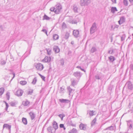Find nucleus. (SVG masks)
I'll return each instance as SVG.
<instances>
[{"label":"nucleus","mask_w":133,"mask_h":133,"mask_svg":"<svg viewBox=\"0 0 133 133\" xmlns=\"http://www.w3.org/2000/svg\"><path fill=\"white\" fill-rule=\"evenodd\" d=\"M72 9L75 13L78 12L79 9L76 5H74L72 6Z\"/></svg>","instance_id":"ddd939ff"},{"label":"nucleus","mask_w":133,"mask_h":133,"mask_svg":"<svg viewBox=\"0 0 133 133\" xmlns=\"http://www.w3.org/2000/svg\"><path fill=\"white\" fill-rule=\"evenodd\" d=\"M125 36L124 35H123L121 37V40L122 41H124L125 39Z\"/></svg>","instance_id":"79ce46f5"},{"label":"nucleus","mask_w":133,"mask_h":133,"mask_svg":"<svg viewBox=\"0 0 133 133\" xmlns=\"http://www.w3.org/2000/svg\"><path fill=\"white\" fill-rule=\"evenodd\" d=\"M37 81V78L36 77H35L33 79L32 81V82L31 83L32 84H33V85H35L36 84Z\"/></svg>","instance_id":"58836bf2"},{"label":"nucleus","mask_w":133,"mask_h":133,"mask_svg":"<svg viewBox=\"0 0 133 133\" xmlns=\"http://www.w3.org/2000/svg\"><path fill=\"white\" fill-rule=\"evenodd\" d=\"M69 35L70 33L68 32H66L65 34L64 38L66 39H68L69 36Z\"/></svg>","instance_id":"b1692460"},{"label":"nucleus","mask_w":133,"mask_h":133,"mask_svg":"<svg viewBox=\"0 0 133 133\" xmlns=\"http://www.w3.org/2000/svg\"><path fill=\"white\" fill-rule=\"evenodd\" d=\"M112 1L115 3H116V0H111Z\"/></svg>","instance_id":"13d9d810"},{"label":"nucleus","mask_w":133,"mask_h":133,"mask_svg":"<svg viewBox=\"0 0 133 133\" xmlns=\"http://www.w3.org/2000/svg\"><path fill=\"white\" fill-rule=\"evenodd\" d=\"M58 116L62 121L63 120V118L65 116V115L64 114H60Z\"/></svg>","instance_id":"4c0bfd02"},{"label":"nucleus","mask_w":133,"mask_h":133,"mask_svg":"<svg viewBox=\"0 0 133 133\" xmlns=\"http://www.w3.org/2000/svg\"><path fill=\"white\" fill-rule=\"evenodd\" d=\"M35 66L37 70L40 71L42 70L43 68V65L41 63H38L35 65Z\"/></svg>","instance_id":"20e7f679"},{"label":"nucleus","mask_w":133,"mask_h":133,"mask_svg":"<svg viewBox=\"0 0 133 133\" xmlns=\"http://www.w3.org/2000/svg\"><path fill=\"white\" fill-rule=\"evenodd\" d=\"M29 114L31 120H32L34 119L35 117V114L33 112H30L29 113Z\"/></svg>","instance_id":"aec40b11"},{"label":"nucleus","mask_w":133,"mask_h":133,"mask_svg":"<svg viewBox=\"0 0 133 133\" xmlns=\"http://www.w3.org/2000/svg\"><path fill=\"white\" fill-rule=\"evenodd\" d=\"M96 50L97 49L96 48L94 47H93L92 48L91 50V53H94L96 52Z\"/></svg>","instance_id":"c9c22d12"},{"label":"nucleus","mask_w":133,"mask_h":133,"mask_svg":"<svg viewBox=\"0 0 133 133\" xmlns=\"http://www.w3.org/2000/svg\"><path fill=\"white\" fill-rule=\"evenodd\" d=\"M55 12L56 14H59L62 9L61 5L60 4H57L55 6Z\"/></svg>","instance_id":"f03ea898"},{"label":"nucleus","mask_w":133,"mask_h":133,"mask_svg":"<svg viewBox=\"0 0 133 133\" xmlns=\"http://www.w3.org/2000/svg\"><path fill=\"white\" fill-rule=\"evenodd\" d=\"M53 50L56 53L59 52L60 51V49L57 46H55L53 47Z\"/></svg>","instance_id":"dca6fc26"},{"label":"nucleus","mask_w":133,"mask_h":133,"mask_svg":"<svg viewBox=\"0 0 133 133\" xmlns=\"http://www.w3.org/2000/svg\"><path fill=\"white\" fill-rule=\"evenodd\" d=\"M125 85L126 86L127 88L130 90H132L133 88L132 84L130 81L127 82Z\"/></svg>","instance_id":"423d86ee"},{"label":"nucleus","mask_w":133,"mask_h":133,"mask_svg":"<svg viewBox=\"0 0 133 133\" xmlns=\"http://www.w3.org/2000/svg\"><path fill=\"white\" fill-rule=\"evenodd\" d=\"M73 35L76 38L79 36V31L78 30H75L73 31Z\"/></svg>","instance_id":"1a4fd4ad"},{"label":"nucleus","mask_w":133,"mask_h":133,"mask_svg":"<svg viewBox=\"0 0 133 133\" xmlns=\"http://www.w3.org/2000/svg\"><path fill=\"white\" fill-rule=\"evenodd\" d=\"M77 130L75 128H73L72 130L69 131V133H77Z\"/></svg>","instance_id":"5701e85b"},{"label":"nucleus","mask_w":133,"mask_h":133,"mask_svg":"<svg viewBox=\"0 0 133 133\" xmlns=\"http://www.w3.org/2000/svg\"><path fill=\"white\" fill-rule=\"evenodd\" d=\"M42 31L44 32L46 34H47V31L45 29H43L42 30Z\"/></svg>","instance_id":"864d4df0"},{"label":"nucleus","mask_w":133,"mask_h":133,"mask_svg":"<svg viewBox=\"0 0 133 133\" xmlns=\"http://www.w3.org/2000/svg\"><path fill=\"white\" fill-rule=\"evenodd\" d=\"M22 121L24 124L26 125L27 124V121L26 118L23 117L22 118Z\"/></svg>","instance_id":"393cba45"},{"label":"nucleus","mask_w":133,"mask_h":133,"mask_svg":"<svg viewBox=\"0 0 133 133\" xmlns=\"http://www.w3.org/2000/svg\"><path fill=\"white\" fill-rule=\"evenodd\" d=\"M32 93V91H29L28 92V94H31Z\"/></svg>","instance_id":"680f3d73"},{"label":"nucleus","mask_w":133,"mask_h":133,"mask_svg":"<svg viewBox=\"0 0 133 133\" xmlns=\"http://www.w3.org/2000/svg\"><path fill=\"white\" fill-rule=\"evenodd\" d=\"M55 7H52L50 9V10L51 11H55Z\"/></svg>","instance_id":"37998d69"},{"label":"nucleus","mask_w":133,"mask_h":133,"mask_svg":"<svg viewBox=\"0 0 133 133\" xmlns=\"http://www.w3.org/2000/svg\"><path fill=\"white\" fill-rule=\"evenodd\" d=\"M109 59L111 62H113L115 59V58L112 56H111L109 57Z\"/></svg>","instance_id":"7c9ffc66"},{"label":"nucleus","mask_w":133,"mask_h":133,"mask_svg":"<svg viewBox=\"0 0 133 133\" xmlns=\"http://www.w3.org/2000/svg\"><path fill=\"white\" fill-rule=\"evenodd\" d=\"M50 18L48 16L46 15L45 14L43 17V20H49L50 19Z\"/></svg>","instance_id":"c85d7f7f"},{"label":"nucleus","mask_w":133,"mask_h":133,"mask_svg":"<svg viewBox=\"0 0 133 133\" xmlns=\"http://www.w3.org/2000/svg\"><path fill=\"white\" fill-rule=\"evenodd\" d=\"M123 3L125 6H127L128 4V0H124Z\"/></svg>","instance_id":"e433bc0d"},{"label":"nucleus","mask_w":133,"mask_h":133,"mask_svg":"<svg viewBox=\"0 0 133 133\" xmlns=\"http://www.w3.org/2000/svg\"><path fill=\"white\" fill-rule=\"evenodd\" d=\"M53 38L55 40H56L59 38L58 36L56 34H55L53 35Z\"/></svg>","instance_id":"473e14b6"},{"label":"nucleus","mask_w":133,"mask_h":133,"mask_svg":"<svg viewBox=\"0 0 133 133\" xmlns=\"http://www.w3.org/2000/svg\"><path fill=\"white\" fill-rule=\"evenodd\" d=\"M23 92V91L22 89H19L17 91L15 94L18 96H22Z\"/></svg>","instance_id":"0eeeda50"},{"label":"nucleus","mask_w":133,"mask_h":133,"mask_svg":"<svg viewBox=\"0 0 133 133\" xmlns=\"http://www.w3.org/2000/svg\"><path fill=\"white\" fill-rule=\"evenodd\" d=\"M61 64L62 65H63L64 64V61L63 59H62L60 61Z\"/></svg>","instance_id":"49530a36"},{"label":"nucleus","mask_w":133,"mask_h":133,"mask_svg":"<svg viewBox=\"0 0 133 133\" xmlns=\"http://www.w3.org/2000/svg\"><path fill=\"white\" fill-rule=\"evenodd\" d=\"M87 125L82 123H81L79 126V128L81 130H85L87 129Z\"/></svg>","instance_id":"f8f14e48"},{"label":"nucleus","mask_w":133,"mask_h":133,"mask_svg":"<svg viewBox=\"0 0 133 133\" xmlns=\"http://www.w3.org/2000/svg\"><path fill=\"white\" fill-rule=\"evenodd\" d=\"M63 128L64 130H65L66 129L65 128V127H63Z\"/></svg>","instance_id":"774afa93"},{"label":"nucleus","mask_w":133,"mask_h":133,"mask_svg":"<svg viewBox=\"0 0 133 133\" xmlns=\"http://www.w3.org/2000/svg\"><path fill=\"white\" fill-rule=\"evenodd\" d=\"M95 77L96 79H100L99 76L98 75L95 76Z\"/></svg>","instance_id":"3c124183"},{"label":"nucleus","mask_w":133,"mask_h":133,"mask_svg":"<svg viewBox=\"0 0 133 133\" xmlns=\"http://www.w3.org/2000/svg\"><path fill=\"white\" fill-rule=\"evenodd\" d=\"M113 52V50L112 49L111 50H109L108 51V53L109 54H112Z\"/></svg>","instance_id":"09e8293b"},{"label":"nucleus","mask_w":133,"mask_h":133,"mask_svg":"<svg viewBox=\"0 0 133 133\" xmlns=\"http://www.w3.org/2000/svg\"><path fill=\"white\" fill-rule=\"evenodd\" d=\"M125 18L124 17H122L120 18V20L118 21L119 24H121L125 21Z\"/></svg>","instance_id":"a211bd4d"},{"label":"nucleus","mask_w":133,"mask_h":133,"mask_svg":"<svg viewBox=\"0 0 133 133\" xmlns=\"http://www.w3.org/2000/svg\"><path fill=\"white\" fill-rule=\"evenodd\" d=\"M13 77L12 78H14L15 77V74L14 73H13Z\"/></svg>","instance_id":"0e129e2a"},{"label":"nucleus","mask_w":133,"mask_h":133,"mask_svg":"<svg viewBox=\"0 0 133 133\" xmlns=\"http://www.w3.org/2000/svg\"><path fill=\"white\" fill-rule=\"evenodd\" d=\"M117 11V10L116 7H112L111 9V12L113 14L115 13L116 11Z\"/></svg>","instance_id":"412c9836"},{"label":"nucleus","mask_w":133,"mask_h":133,"mask_svg":"<svg viewBox=\"0 0 133 133\" xmlns=\"http://www.w3.org/2000/svg\"><path fill=\"white\" fill-rule=\"evenodd\" d=\"M71 44L72 45L74 44V42L73 41H72L71 42Z\"/></svg>","instance_id":"e2e57ef3"},{"label":"nucleus","mask_w":133,"mask_h":133,"mask_svg":"<svg viewBox=\"0 0 133 133\" xmlns=\"http://www.w3.org/2000/svg\"><path fill=\"white\" fill-rule=\"evenodd\" d=\"M27 82L25 81H21L20 82V84L22 85H24L27 84Z\"/></svg>","instance_id":"bb28decb"},{"label":"nucleus","mask_w":133,"mask_h":133,"mask_svg":"<svg viewBox=\"0 0 133 133\" xmlns=\"http://www.w3.org/2000/svg\"><path fill=\"white\" fill-rule=\"evenodd\" d=\"M4 91V89L3 88H0V96H1L3 93Z\"/></svg>","instance_id":"c756f323"},{"label":"nucleus","mask_w":133,"mask_h":133,"mask_svg":"<svg viewBox=\"0 0 133 133\" xmlns=\"http://www.w3.org/2000/svg\"><path fill=\"white\" fill-rule=\"evenodd\" d=\"M94 112L93 110L89 111L88 112V113L89 114L90 116H92L94 115Z\"/></svg>","instance_id":"f704fd0d"},{"label":"nucleus","mask_w":133,"mask_h":133,"mask_svg":"<svg viewBox=\"0 0 133 133\" xmlns=\"http://www.w3.org/2000/svg\"><path fill=\"white\" fill-rule=\"evenodd\" d=\"M0 28L3 31L4 30V29H3V27L2 26H0Z\"/></svg>","instance_id":"052dcab7"},{"label":"nucleus","mask_w":133,"mask_h":133,"mask_svg":"<svg viewBox=\"0 0 133 133\" xmlns=\"http://www.w3.org/2000/svg\"><path fill=\"white\" fill-rule=\"evenodd\" d=\"M73 75L77 79V80H79L82 74L79 72L76 71L74 72Z\"/></svg>","instance_id":"39448f33"},{"label":"nucleus","mask_w":133,"mask_h":133,"mask_svg":"<svg viewBox=\"0 0 133 133\" xmlns=\"http://www.w3.org/2000/svg\"><path fill=\"white\" fill-rule=\"evenodd\" d=\"M114 127L113 126H111L110 127H108L106 129V130H107L109 129L110 130H114Z\"/></svg>","instance_id":"ea45409f"},{"label":"nucleus","mask_w":133,"mask_h":133,"mask_svg":"<svg viewBox=\"0 0 133 133\" xmlns=\"http://www.w3.org/2000/svg\"><path fill=\"white\" fill-rule=\"evenodd\" d=\"M51 58L50 57L46 56L42 60V61L44 62H49L51 61Z\"/></svg>","instance_id":"9b49d317"},{"label":"nucleus","mask_w":133,"mask_h":133,"mask_svg":"<svg viewBox=\"0 0 133 133\" xmlns=\"http://www.w3.org/2000/svg\"><path fill=\"white\" fill-rule=\"evenodd\" d=\"M59 127L61 128H63L64 127V125L63 124H60L59 125Z\"/></svg>","instance_id":"603ef678"},{"label":"nucleus","mask_w":133,"mask_h":133,"mask_svg":"<svg viewBox=\"0 0 133 133\" xmlns=\"http://www.w3.org/2000/svg\"><path fill=\"white\" fill-rule=\"evenodd\" d=\"M41 78H42L43 81H45V77L44 76H43L42 75L41 76Z\"/></svg>","instance_id":"5fc2aeb1"},{"label":"nucleus","mask_w":133,"mask_h":133,"mask_svg":"<svg viewBox=\"0 0 133 133\" xmlns=\"http://www.w3.org/2000/svg\"><path fill=\"white\" fill-rule=\"evenodd\" d=\"M77 68H78V69H81V70H82V71H84V72H85V70H84V69H82L81 68V67L80 66H77L76 67Z\"/></svg>","instance_id":"a18cd8bd"},{"label":"nucleus","mask_w":133,"mask_h":133,"mask_svg":"<svg viewBox=\"0 0 133 133\" xmlns=\"http://www.w3.org/2000/svg\"><path fill=\"white\" fill-rule=\"evenodd\" d=\"M38 75H39L41 77V76H42V75H41L40 74H38Z\"/></svg>","instance_id":"338daca9"},{"label":"nucleus","mask_w":133,"mask_h":133,"mask_svg":"<svg viewBox=\"0 0 133 133\" xmlns=\"http://www.w3.org/2000/svg\"><path fill=\"white\" fill-rule=\"evenodd\" d=\"M5 128L9 130H10L11 128V126L7 124H4L3 125V128Z\"/></svg>","instance_id":"4be33fe9"},{"label":"nucleus","mask_w":133,"mask_h":133,"mask_svg":"<svg viewBox=\"0 0 133 133\" xmlns=\"http://www.w3.org/2000/svg\"><path fill=\"white\" fill-rule=\"evenodd\" d=\"M0 64L2 65H4L6 63V62L4 60H1L0 61Z\"/></svg>","instance_id":"a19ab883"},{"label":"nucleus","mask_w":133,"mask_h":133,"mask_svg":"<svg viewBox=\"0 0 133 133\" xmlns=\"http://www.w3.org/2000/svg\"><path fill=\"white\" fill-rule=\"evenodd\" d=\"M127 122L128 126L129 127V129H131L132 128V121H131L130 120L127 121Z\"/></svg>","instance_id":"6ab92c4d"},{"label":"nucleus","mask_w":133,"mask_h":133,"mask_svg":"<svg viewBox=\"0 0 133 133\" xmlns=\"http://www.w3.org/2000/svg\"><path fill=\"white\" fill-rule=\"evenodd\" d=\"M62 27L63 28H65L66 27V24L64 22H63L62 23Z\"/></svg>","instance_id":"de8ad7c7"},{"label":"nucleus","mask_w":133,"mask_h":133,"mask_svg":"<svg viewBox=\"0 0 133 133\" xmlns=\"http://www.w3.org/2000/svg\"><path fill=\"white\" fill-rule=\"evenodd\" d=\"M130 2H133V0H129Z\"/></svg>","instance_id":"69168bd1"},{"label":"nucleus","mask_w":133,"mask_h":133,"mask_svg":"<svg viewBox=\"0 0 133 133\" xmlns=\"http://www.w3.org/2000/svg\"><path fill=\"white\" fill-rule=\"evenodd\" d=\"M71 85L72 86L74 87L75 85L77 84L78 81L76 80V79L72 78L71 79Z\"/></svg>","instance_id":"9d476101"},{"label":"nucleus","mask_w":133,"mask_h":133,"mask_svg":"<svg viewBox=\"0 0 133 133\" xmlns=\"http://www.w3.org/2000/svg\"><path fill=\"white\" fill-rule=\"evenodd\" d=\"M6 96H7V99L9 100V93H7L6 94Z\"/></svg>","instance_id":"8fccbe9b"},{"label":"nucleus","mask_w":133,"mask_h":133,"mask_svg":"<svg viewBox=\"0 0 133 133\" xmlns=\"http://www.w3.org/2000/svg\"><path fill=\"white\" fill-rule=\"evenodd\" d=\"M59 102L62 103H68L70 102L69 100L67 99H59Z\"/></svg>","instance_id":"f3484780"},{"label":"nucleus","mask_w":133,"mask_h":133,"mask_svg":"<svg viewBox=\"0 0 133 133\" xmlns=\"http://www.w3.org/2000/svg\"><path fill=\"white\" fill-rule=\"evenodd\" d=\"M53 128L56 130L58 128L57 123L55 121H54L52 123Z\"/></svg>","instance_id":"2eb2a0df"},{"label":"nucleus","mask_w":133,"mask_h":133,"mask_svg":"<svg viewBox=\"0 0 133 133\" xmlns=\"http://www.w3.org/2000/svg\"><path fill=\"white\" fill-rule=\"evenodd\" d=\"M46 50L47 51V54L49 55H50L51 54V50L49 48H46Z\"/></svg>","instance_id":"cd10ccee"},{"label":"nucleus","mask_w":133,"mask_h":133,"mask_svg":"<svg viewBox=\"0 0 133 133\" xmlns=\"http://www.w3.org/2000/svg\"><path fill=\"white\" fill-rule=\"evenodd\" d=\"M5 102L6 104V109H8V107H9V105H8V104L7 103H6Z\"/></svg>","instance_id":"6e6d98bb"},{"label":"nucleus","mask_w":133,"mask_h":133,"mask_svg":"<svg viewBox=\"0 0 133 133\" xmlns=\"http://www.w3.org/2000/svg\"><path fill=\"white\" fill-rule=\"evenodd\" d=\"M67 89L69 91V95H70L71 93L73 91H74V90H73L70 87H67Z\"/></svg>","instance_id":"2f4dec72"},{"label":"nucleus","mask_w":133,"mask_h":133,"mask_svg":"<svg viewBox=\"0 0 133 133\" xmlns=\"http://www.w3.org/2000/svg\"><path fill=\"white\" fill-rule=\"evenodd\" d=\"M17 102H11L10 104L11 106L12 107L15 106L17 104Z\"/></svg>","instance_id":"a878e982"},{"label":"nucleus","mask_w":133,"mask_h":133,"mask_svg":"<svg viewBox=\"0 0 133 133\" xmlns=\"http://www.w3.org/2000/svg\"><path fill=\"white\" fill-rule=\"evenodd\" d=\"M91 2L90 0H81L80 4L82 6H87Z\"/></svg>","instance_id":"f257e3e1"},{"label":"nucleus","mask_w":133,"mask_h":133,"mask_svg":"<svg viewBox=\"0 0 133 133\" xmlns=\"http://www.w3.org/2000/svg\"><path fill=\"white\" fill-rule=\"evenodd\" d=\"M96 118H95L94 119L92 120V122H91V126H92L94 125L96 122Z\"/></svg>","instance_id":"72a5a7b5"},{"label":"nucleus","mask_w":133,"mask_h":133,"mask_svg":"<svg viewBox=\"0 0 133 133\" xmlns=\"http://www.w3.org/2000/svg\"><path fill=\"white\" fill-rule=\"evenodd\" d=\"M71 23L72 24H75L77 23V22L75 20H73L71 22Z\"/></svg>","instance_id":"c03bdc74"},{"label":"nucleus","mask_w":133,"mask_h":133,"mask_svg":"<svg viewBox=\"0 0 133 133\" xmlns=\"http://www.w3.org/2000/svg\"><path fill=\"white\" fill-rule=\"evenodd\" d=\"M97 28L96 26V24L95 23H94L92 24L91 27L90 29V33L91 34H92L94 33L95 31V30Z\"/></svg>","instance_id":"7ed1b4c3"},{"label":"nucleus","mask_w":133,"mask_h":133,"mask_svg":"<svg viewBox=\"0 0 133 133\" xmlns=\"http://www.w3.org/2000/svg\"><path fill=\"white\" fill-rule=\"evenodd\" d=\"M30 103V102L27 99H26L25 101H23L22 102V104L24 106H27L29 105Z\"/></svg>","instance_id":"4468645a"},{"label":"nucleus","mask_w":133,"mask_h":133,"mask_svg":"<svg viewBox=\"0 0 133 133\" xmlns=\"http://www.w3.org/2000/svg\"><path fill=\"white\" fill-rule=\"evenodd\" d=\"M64 90V89L62 87H61L60 88V90L61 91H63Z\"/></svg>","instance_id":"bf43d9fd"},{"label":"nucleus","mask_w":133,"mask_h":133,"mask_svg":"<svg viewBox=\"0 0 133 133\" xmlns=\"http://www.w3.org/2000/svg\"><path fill=\"white\" fill-rule=\"evenodd\" d=\"M130 68L131 70H133V64H131L130 65Z\"/></svg>","instance_id":"4d7b16f0"},{"label":"nucleus","mask_w":133,"mask_h":133,"mask_svg":"<svg viewBox=\"0 0 133 133\" xmlns=\"http://www.w3.org/2000/svg\"><path fill=\"white\" fill-rule=\"evenodd\" d=\"M47 130L48 132L51 133H55L56 131L52 126L48 127L47 129Z\"/></svg>","instance_id":"6e6552de"}]
</instances>
